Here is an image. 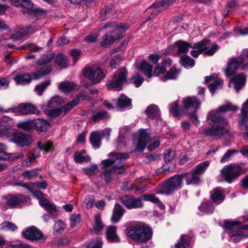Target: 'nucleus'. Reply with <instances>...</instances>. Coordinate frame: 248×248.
<instances>
[{
    "label": "nucleus",
    "instance_id": "f257e3e1",
    "mask_svg": "<svg viewBox=\"0 0 248 248\" xmlns=\"http://www.w3.org/2000/svg\"><path fill=\"white\" fill-rule=\"evenodd\" d=\"M238 109L237 106L228 103L220 106L217 110L210 112L207 116V119L210 121L211 128L204 129L203 134L207 137L216 139L223 137L226 140H229L231 135L226 128L228 122L222 115V113L230 110L235 111Z\"/></svg>",
    "mask_w": 248,
    "mask_h": 248
},
{
    "label": "nucleus",
    "instance_id": "f03ea898",
    "mask_svg": "<svg viewBox=\"0 0 248 248\" xmlns=\"http://www.w3.org/2000/svg\"><path fill=\"white\" fill-rule=\"evenodd\" d=\"M128 24H117L114 22H108L102 24L99 31L110 30L102 36L100 45L103 47L110 46L115 41L120 39L122 34L129 28Z\"/></svg>",
    "mask_w": 248,
    "mask_h": 248
},
{
    "label": "nucleus",
    "instance_id": "7ed1b4c3",
    "mask_svg": "<svg viewBox=\"0 0 248 248\" xmlns=\"http://www.w3.org/2000/svg\"><path fill=\"white\" fill-rule=\"evenodd\" d=\"M141 199L149 201L157 205L161 209L165 208V205L154 195L148 194L141 196V199L136 198L133 195H124L120 198L121 202L129 209L141 208L143 206Z\"/></svg>",
    "mask_w": 248,
    "mask_h": 248
},
{
    "label": "nucleus",
    "instance_id": "20e7f679",
    "mask_svg": "<svg viewBox=\"0 0 248 248\" xmlns=\"http://www.w3.org/2000/svg\"><path fill=\"white\" fill-rule=\"evenodd\" d=\"M125 233L129 237L142 243H146L152 235L151 229L145 225L129 226L126 229Z\"/></svg>",
    "mask_w": 248,
    "mask_h": 248
},
{
    "label": "nucleus",
    "instance_id": "39448f33",
    "mask_svg": "<svg viewBox=\"0 0 248 248\" xmlns=\"http://www.w3.org/2000/svg\"><path fill=\"white\" fill-rule=\"evenodd\" d=\"M239 221L226 220L224 224L225 228L229 229V234L234 243L240 241L242 239L248 237V225L240 227Z\"/></svg>",
    "mask_w": 248,
    "mask_h": 248
},
{
    "label": "nucleus",
    "instance_id": "423d86ee",
    "mask_svg": "<svg viewBox=\"0 0 248 248\" xmlns=\"http://www.w3.org/2000/svg\"><path fill=\"white\" fill-rule=\"evenodd\" d=\"M108 156V159L103 160L101 161L102 169L104 170H108L110 168H113V170H126L125 166L122 164V161L128 158V155L124 153L111 152Z\"/></svg>",
    "mask_w": 248,
    "mask_h": 248
},
{
    "label": "nucleus",
    "instance_id": "0eeeda50",
    "mask_svg": "<svg viewBox=\"0 0 248 248\" xmlns=\"http://www.w3.org/2000/svg\"><path fill=\"white\" fill-rule=\"evenodd\" d=\"M182 178L181 175H175L162 183L157 188V194L169 195L175 190L182 187Z\"/></svg>",
    "mask_w": 248,
    "mask_h": 248
},
{
    "label": "nucleus",
    "instance_id": "6e6552de",
    "mask_svg": "<svg viewBox=\"0 0 248 248\" xmlns=\"http://www.w3.org/2000/svg\"><path fill=\"white\" fill-rule=\"evenodd\" d=\"M184 108L187 113L191 122L195 125L200 124L197 115L194 113L201 105V102L195 97H188L183 100Z\"/></svg>",
    "mask_w": 248,
    "mask_h": 248
},
{
    "label": "nucleus",
    "instance_id": "1a4fd4ad",
    "mask_svg": "<svg viewBox=\"0 0 248 248\" xmlns=\"http://www.w3.org/2000/svg\"><path fill=\"white\" fill-rule=\"evenodd\" d=\"M248 57V49L242 50L239 57L231 58L228 60L227 67L225 70V75L231 76L235 74L236 71L244 63L245 61Z\"/></svg>",
    "mask_w": 248,
    "mask_h": 248
},
{
    "label": "nucleus",
    "instance_id": "9d476101",
    "mask_svg": "<svg viewBox=\"0 0 248 248\" xmlns=\"http://www.w3.org/2000/svg\"><path fill=\"white\" fill-rule=\"evenodd\" d=\"M127 77L126 70L124 68L118 69L114 74L112 79L108 83V88L119 91L122 89V85L126 81Z\"/></svg>",
    "mask_w": 248,
    "mask_h": 248
},
{
    "label": "nucleus",
    "instance_id": "9b49d317",
    "mask_svg": "<svg viewBox=\"0 0 248 248\" xmlns=\"http://www.w3.org/2000/svg\"><path fill=\"white\" fill-rule=\"evenodd\" d=\"M85 78H88L94 84L98 83L106 77L102 69L98 66H89L83 70Z\"/></svg>",
    "mask_w": 248,
    "mask_h": 248
},
{
    "label": "nucleus",
    "instance_id": "f8f14e48",
    "mask_svg": "<svg viewBox=\"0 0 248 248\" xmlns=\"http://www.w3.org/2000/svg\"><path fill=\"white\" fill-rule=\"evenodd\" d=\"M15 186H20L27 188L31 193H32L34 197L37 199H41L43 197V192L38 190L40 188L42 189L46 188L47 184L46 181L37 182L36 183H16Z\"/></svg>",
    "mask_w": 248,
    "mask_h": 248
},
{
    "label": "nucleus",
    "instance_id": "ddd939ff",
    "mask_svg": "<svg viewBox=\"0 0 248 248\" xmlns=\"http://www.w3.org/2000/svg\"><path fill=\"white\" fill-rule=\"evenodd\" d=\"M151 140L149 134L145 130H140L139 132L135 134L134 139V143L136 147L135 151L141 153L145 149L146 144Z\"/></svg>",
    "mask_w": 248,
    "mask_h": 248
},
{
    "label": "nucleus",
    "instance_id": "4468645a",
    "mask_svg": "<svg viewBox=\"0 0 248 248\" xmlns=\"http://www.w3.org/2000/svg\"><path fill=\"white\" fill-rule=\"evenodd\" d=\"M9 111L17 113L19 115L38 114L39 110L34 105L29 103H22L15 108H10Z\"/></svg>",
    "mask_w": 248,
    "mask_h": 248
},
{
    "label": "nucleus",
    "instance_id": "2eb2a0df",
    "mask_svg": "<svg viewBox=\"0 0 248 248\" xmlns=\"http://www.w3.org/2000/svg\"><path fill=\"white\" fill-rule=\"evenodd\" d=\"M11 140L20 147L29 146L32 141V139L30 135L25 134L22 133L14 134Z\"/></svg>",
    "mask_w": 248,
    "mask_h": 248
},
{
    "label": "nucleus",
    "instance_id": "dca6fc26",
    "mask_svg": "<svg viewBox=\"0 0 248 248\" xmlns=\"http://www.w3.org/2000/svg\"><path fill=\"white\" fill-rule=\"evenodd\" d=\"M24 238L32 241H38L43 238L41 232L35 227H29L22 232Z\"/></svg>",
    "mask_w": 248,
    "mask_h": 248
},
{
    "label": "nucleus",
    "instance_id": "f3484780",
    "mask_svg": "<svg viewBox=\"0 0 248 248\" xmlns=\"http://www.w3.org/2000/svg\"><path fill=\"white\" fill-rule=\"evenodd\" d=\"M29 198L23 194L11 195L6 198L7 204L12 207L25 204L28 202Z\"/></svg>",
    "mask_w": 248,
    "mask_h": 248
},
{
    "label": "nucleus",
    "instance_id": "a211bd4d",
    "mask_svg": "<svg viewBox=\"0 0 248 248\" xmlns=\"http://www.w3.org/2000/svg\"><path fill=\"white\" fill-rule=\"evenodd\" d=\"M176 0H166L152 4L147 9L152 15L155 16L163 10L167 8Z\"/></svg>",
    "mask_w": 248,
    "mask_h": 248
},
{
    "label": "nucleus",
    "instance_id": "6ab92c4d",
    "mask_svg": "<svg viewBox=\"0 0 248 248\" xmlns=\"http://www.w3.org/2000/svg\"><path fill=\"white\" fill-rule=\"evenodd\" d=\"M210 198L216 205L222 203L225 200L224 190L221 187H217L210 192Z\"/></svg>",
    "mask_w": 248,
    "mask_h": 248
},
{
    "label": "nucleus",
    "instance_id": "aec40b11",
    "mask_svg": "<svg viewBox=\"0 0 248 248\" xmlns=\"http://www.w3.org/2000/svg\"><path fill=\"white\" fill-rule=\"evenodd\" d=\"M38 30V29L36 26L30 25L21 29L18 32L13 34L11 36V39L14 41H17L26 35L33 34Z\"/></svg>",
    "mask_w": 248,
    "mask_h": 248
},
{
    "label": "nucleus",
    "instance_id": "412c9836",
    "mask_svg": "<svg viewBox=\"0 0 248 248\" xmlns=\"http://www.w3.org/2000/svg\"><path fill=\"white\" fill-rule=\"evenodd\" d=\"M202 171H189L181 175L182 180H185L186 184H197L200 181Z\"/></svg>",
    "mask_w": 248,
    "mask_h": 248
},
{
    "label": "nucleus",
    "instance_id": "4be33fe9",
    "mask_svg": "<svg viewBox=\"0 0 248 248\" xmlns=\"http://www.w3.org/2000/svg\"><path fill=\"white\" fill-rule=\"evenodd\" d=\"M79 98H82V99L85 100H91L90 97L86 95L84 93H80L76 96V97L73 99L71 101L69 102L66 105L63 107L64 109V113H66L68 111L76 107L79 103Z\"/></svg>",
    "mask_w": 248,
    "mask_h": 248
},
{
    "label": "nucleus",
    "instance_id": "5701e85b",
    "mask_svg": "<svg viewBox=\"0 0 248 248\" xmlns=\"http://www.w3.org/2000/svg\"><path fill=\"white\" fill-rule=\"evenodd\" d=\"M125 211L119 203H116L113 209L111 220L113 223L118 222L124 215Z\"/></svg>",
    "mask_w": 248,
    "mask_h": 248
},
{
    "label": "nucleus",
    "instance_id": "b1692460",
    "mask_svg": "<svg viewBox=\"0 0 248 248\" xmlns=\"http://www.w3.org/2000/svg\"><path fill=\"white\" fill-rule=\"evenodd\" d=\"M7 117H3L0 119V133L4 135L12 134V122Z\"/></svg>",
    "mask_w": 248,
    "mask_h": 248
},
{
    "label": "nucleus",
    "instance_id": "393cba45",
    "mask_svg": "<svg viewBox=\"0 0 248 248\" xmlns=\"http://www.w3.org/2000/svg\"><path fill=\"white\" fill-rule=\"evenodd\" d=\"M52 68L48 65H44L41 68L37 69L32 73L33 78L35 80L39 79L43 77L48 75L51 71Z\"/></svg>",
    "mask_w": 248,
    "mask_h": 248
},
{
    "label": "nucleus",
    "instance_id": "a878e982",
    "mask_svg": "<svg viewBox=\"0 0 248 248\" xmlns=\"http://www.w3.org/2000/svg\"><path fill=\"white\" fill-rule=\"evenodd\" d=\"M238 127L240 130L245 131L243 133V136L245 139L244 133L248 132V114L240 112L239 114V119L238 120ZM246 139L248 140V138Z\"/></svg>",
    "mask_w": 248,
    "mask_h": 248
},
{
    "label": "nucleus",
    "instance_id": "bb28decb",
    "mask_svg": "<svg viewBox=\"0 0 248 248\" xmlns=\"http://www.w3.org/2000/svg\"><path fill=\"white\" fill-rule=\"evenodd\" d=\"M33 129L40 132L46 131L50 126L49 122L42 119L33 120Z\"/></svg>",
    "mask_w": 248,
    "mask_h": 248
},
{
    "label": "nucleus",
    "instance_id": "cd10ccee",
    "mask_svg": "<svg viewBox=\"0 0 248 248\" xmlns=\"http://www.w3.org/2000/svg\"><path fill=\"white\" fill-rule=\"evenodd\" d=\"M39 199L40 200V205L44 208L47 212L50 213H53L57 212L55 205L50 202L48 200L43 197Z\"/></svg>",
    "mask_w": 248,
    "mask_h": 248
},
{
    "label": "nucleus",
    "instance_id": "c85d7f7f",
    "mask_svg": "<svg viewBox=\"0 0 248 248\" xmlns=\"http://www.w3.org/2000/svg\"><path fill=\"white\" fill-rule=\"evenodd\" d=\"M74 158L75 162L79 163L84 162H88L90 161L91 159L90 156L86 154V152L85 150L75 153Z\"/></svg>",
    "mask_w": 248,
    "mask_h": 248
},
{
    "label": "nucleus",
    "instance_id": "c756f323",
    "mask_svg": "<svg viewBox=\"0 0 248 248\" xmlns=\"http://www.w3.org/2000/svg\"><path fill=\"white\" fill-rule=\"evenodd\" d=\"M117 228L115 226H109L107 230V237L108 240L111 242H118L120 241L119 238L116 233Z\"/></svg>",
    "mask_w": 248,
    "mask_h": 248
},
{
    "label": "nucleus",
    "instance_id": "7c9ffc66",
    "mask_svg": "<svg viewBox=\"0 0 248 248\" xmlns=\"http://www.w3.org/2000/svg\"><path fill=\"white\" fill-rule=\"evenodd\" d=\"M246 78L244 75L241 74L234 77L231 81L234 84V88L238 93L244 85Z\"/></svg>",
    "mask_w": 248,
    "mask_h": 248
},
{
    "label": "nucleus",
    "instance_id": "2f4dec72",
    "mask_svg": "<svg viewBox=\"0 0 248 248\" xmlns=\"http://www.w3.org/2000/svg\"><path fill=\"white\" fill-rule=\"evenodd\" d=\"M205 40H202L199 42L192 46V48L196 49L197 50H192L190 51V54L195 58H197L199 55L202 53L204 49V43L206 42Z\"/></svg>",
    "mask_w": 248,
    "mask_h": 248
},
{
    "label": "nucleus",
    "instance_id": "473e14b6",
    "mask_svg": "<svg viewBox=\"0 0 248 248\" xmlns=\"http://www.w3.org/2000/svg\"><path fill=\"white\" fill-rule=\"evenodd\" d=\"M17 84L24 85L31 82V75L28 73H23L17 75L14 78Z\"/></svg>",
    "mask_w": 248,
    "mask_h": 248
},
{
    "label": "nucleus",
    "instance_id": "72a5a7b5",
    "mask_svg": "<svg viewBox=\"0 0 248 248\" xmlns=\"http://www.w3.org/2000/svg\"><path fill=\"white\" fill-rule=\"evenodd\" d=\"M101 133L100 132H93L90 135V140L92 145L96 148L100 146L101 140Z\"/></svg>",
    "mask_w": 248,
    "mask_h": 248
},
{
    "label": "nucleus",
    "instance_id": "f704fd0d",
    "mask_svg": "<svg viewBox=\"0 0 248 248\" xmlns=\"http://www.w3.org/2000/svg\"><path fill=\"white\" fill-rule=\"evenodd\" d=\"M174 46L179 53H186L188 52L189 48L192 47L190 44L182 40L176 41L174 44Z\"/></svg>",
    "mask_w": 248,
    "mask_h": 248
},
{
    "label": "nucleus",
    "instance_id": "c9c22d12",
    "mask_svg": "<svg viewBox=\"0 0 248 248\" xmlns=\"http://www.w3.org/2000/svg\"><path fill=\"white\" fill-rule=\"evenodd\" d=\"M145 113L150 119H158L160 112L158 107L155 105L149 106L146 109Z\"/></svg>",
    "mask_w": 248,
    "mask_h": 248
},
{
    "label": "nucleus",
    "instance_id": "e433bc0d",
    "mask_svg": "<svg viewBox=\"0 0 248 248\" xmlns=\"http://www.w3.org/2000/svg\"><path fill=\"white\" fill-rule=\"evenodd\" d=\"M241 171H221L220 177L228 183H231L240 175Z\"/></svg>",
    "mask_w": 248,
    "mask_h": 248
},
{
    "label": "nucleus",
    "instance_id": "4c0bfd02",
    "mask_svg": "<svg viewBox=\"0 0 248 248\" xmlns=\"http://www.w3.org/2000/svg\"><path fill=\"white\" fill-rule=\"evenodd\" d=\"M77 87V85L70 81H65L62 82L59 84V89L62 92L67 93L75 90Z\"/></svg>",
    "mask_w": 248,
    "mask_h": 248
},
{
    "label": "nucleus",
    "instance_id": "58836bf2",
    "mask_svg": "<svg viewBox=\"0 0 248 248\" xmlns=\"http://www.w3.org/2000/svg\"><path fill=\"white\" fill-rule=\"evenodd\" d=\"M198 208L200 211L207 214L212 213L215 209L213 203L209 201L202 202Z\"/></svg>",
    "mask_w": 248,
    "mask_h": 248
},
{
    "label": "nucleus",
    "instance_id": "ea45409f",
    "mask_svg": "<svg viewBox=\"0 0 248 248\" xmlns=\"http://www.w3.org/2000/svg\"><path fill=\"white\" fill-rule=\"evenodd\" d=\"M190 237L185 235H182L179 241L175 244V248H189Z\"/></svg>",
    "mask_w": 248,
    "mask_h": 248
},
{
    "label": "nucleus",
    "instance_id": "a19ab883",
    "mask_svg": "<svg viewBox=\"0 0 248 248\" xmlns=\"http://www.w3.org/2000/svg\"><path fill=\"white\" fill-rule=\"evenodd\" d=\"M205 40L206 42L204 43V49H203L202 53L208 56H212L214 54L217 49V46L216 44H213L211 46H207L209 44L210 41L208 40L203 39Z\"/></svg>",
    "mask_w": 248,
    "mask_h": 248
},
{
    "label": "nucleus",
    "instance_id": "79ce46f5",
    "mask_svg": "<svg viewBox=\"0 0 248 248\" xmlns=\"http://www.w3.org/2000/svg\"><path fill=\"white\" fill-rule=\"evenodd\" d=\"M140 69L142 72H144V75L148 78L152 77V67L145 61H142L141 62V65L140 67Z\"/></svg>",
    "mask_w": 248,
    "mask_h": 248
},
{
    "label": "nucleus",
    "instance_id": "37998d69",
    "mask_svg": "<svg viewBox=\"0 0 248 248\" xmlns=\"http://www.w3.org/2000/svg\"><path fill=\"white\" fill-rule=\"evenodd\" d=\"M180 61L181 64L186 68H191L195 65V61L186 55H182Z\"/></svg>",
    "mask_w": 248,
    "mask_h": 248
},
{
    "label": "nucleus",
    "instance_id": "c03bdc74",
    "mask_svg": "<svg viewBox=\"0 0 248 248\" xmlns=\"http://www.w3.org/2000/svg\"><path fill=\"white\" fill-rule=\"evenodd\" d=\"M131 105V100L124 94H122L118 98L117 106L119 108H124Z\"/></svg>",
    "mask_w": 248,
    "mask_h": 248
},
{
    "label": "nucleus",
    "instance_id": "a18cd8bd",
    "mask_svg": "<svg viewBox=\"0 0 248 248\" xmlns=\"http://www.w3.org/2000/svg\"><path fill=\"white\" fill-rule=\"evenodd\" d=\"M109 118L108 112L104 110H99L94 114L91 117V120L94 122H97Z\"/></svg>",
    "mask_w": 248,
    "mask_h": 248
},
{
    "label": "nucleus",
    "instance_id": "49530a36",
    "mask_svg": "<svg viewBox=\"0 0 248 248\" xmlns=\"http://www.w3.org/2000/svg\"><path fill=\"white\" fill-rule=\"evenodd\" d=\"M55 62L61 67H67L68 66L67 57L62 53L57 55Z\"/></svg>",
    "mask_w": 248,
    "mask_h": 248
},
{
    "label": "nucleus",
    "instance_id": "de8ad7c7",
    "mask_svg": "<svg viewBox=\"0 0 248 248\" xmlns=\"http://www.w3.org/2000/svg\"><path fill=\"white\" fill-rule=\"evenodd\" d=\"M14 4L16 6H21L27 9L29 12V10L31 9L33 3L30 0H15Z\"/></svg>",
    "mask_w": 248,
    "mask_h": 248
},
{
    "label": "nucleus",
    "instance_id": "09e8293b",
    "mask_svg": "<svg viewBox=\"0 0 248 248\" xmlns=\"http://www.w3.org/2000/svg\"><path fill=\"white\" fill-rule=\"evenodd\" d=\"M104 227L102 222L101 216L97 214L94 215V224L93 226V229L95 232H100Z\"/></svg>",
    "mask_w": 248,
    "mask_h": 248
},
{
    "label": "nucleus",
    "instance_id": "8fccbe9b",
    "mask_svg": "<svg viewBox=\"0 0 248 248\" xmlns=\"http://www.w3.org/2000/svg\"><path fill=\"white\" fill-rule=\"evenodd\" d=\"M113 14V10L109 7H105L100 10V18L102 20L110 17Z\"/></svg>",
    "mask_w": 248,
    "mask_h": 248
},
{
    "label": "nucleus",
    "instance_id": "3c124183",
    "mask_svg": "<svg viewBox=\"0 0 248 248\" xmlns=\"http://www.w3.org/2000/svg\"><path fill=\"white\" fill-rule=\"evenodd\" d=\"M33 120H30L25 122L18 123L17 126L26 131L33 129Z\"/></svg>",
    "mask_w": 248,
    "mask_h": 248
},
{
    "label": "nucleus",
    "instance_id": "603ef678",
    "mask_svg": "<svg viewBox=\"0 0 248 248\" xmlns=\"http://www.w3.org/2000/svg\"><path fill=\"white\" fill-rule=\"evenodd\" d=\"M179 73V70L174 67H172L167 73V75L162 78V80L165 81L169 79H175L177 78Z\"/></svg>",
    "mask_w": 248,
    "mask_h": 248
},
{
    "label": "nucleus",
    "instance_id": "864d4df0",
    "mask_svg": "<svg viewBox=\"0 0 248 248\" xmlns=\"http://www.w3.org/2000/svg\"><path fill=\"white\" fill-rule=\"evenodd\" d=\"M50 80H47L42 82L40 84L37 85L34 89L35 92L38 95H41L46 87L50 84Z\"/></svg>",
    "mask_w": 248,
    "mask_h": 248
},
{
    "label": "nucleus",
    "instance_id": "5fc2aeb1",
    "mask_svg": "<svg viewBox=\"0 0 248 248\" xmlns=\"http://www.w3.org/2000/svg\"><path fill=\"white\" fill-rule=\"evenodd\" d=\"M38 148L45 151L48 152L53 150L52 143L49 141H40L38 143Z\"/></svg>",
    "mask_w": 248,
    "mask_h": 248
},
{
    "label": "nucleus",
    "instance_id": "6e6d98bb",
    "mask_svg": "<svg viewBox=\"0 0 248 248\" xmlns=\"http://www.w3.org/2000/svg\"><path fill=\"white\" fill-rule=\"evenodd\" d=\"M62 102V99L59 96H53L49 101L47 107L49 108H57Z\"/></svg>",
    "mask_w": 248,
    "mask_h": 248
},
{
    "label": "nucleus",
    "instance_id": "4d7b16f0",
    "mask_svg": "<svg viewBox=\"0 0 248 248\" xmlns=\"http://www.w3.org/2000/svg\"><path fill=\"white\" fill-rule=\"evenodd\" d=\"M223 80L220 79H216L214 82L209 85L208 87L210 91L213 94L216 90H218L222 88L223 84Z\"/></svg>",
    "mask_w": 248,
    "mask_h": 248
},
{
    "label": "nucleus",
    "instance_id": "13d9d810",
    "mask_svg": "<svg viewBox=\"0 0 248 248\" xmlns=\"http://www.w3.org/2000/svg\"><path fill=\"white\" fill-rule=\"evenodd\" d=\"M164 158L166 162L172 161L175 156V151L173 149H168L165 150Z\"/></svg>",
    "mask_w": 248,
    "mask_h": 248
},
{
    "label": "nucleus",
    "instance_id": "bf43d9fd",
    "mask_svg": "<svg viewBox=\"0 0 248 248\" xmlns=\"http://www.w3.org/2000/svg\"><path fill=\"white\" fill-rule=\"evenodd\" d=\"M17 229L16 225L10 222H4L1 224L0 229L2 230L15 231Z\"/></svg>",
    "mask_w": 248,
    "mask_h": 248
},
{
    "label": "nucleus",
    "instance_id": "052dcab7",
    "mask_svg": "<svg viewBox=\"0 0 248 248\" xmlns=\"http://www.w3.org/2000/svg\"><path fill=\"white\" fill-rule=\"evenodd\" d=\"M178 102L175 101L170 105V111L175 117L180 116V111L178 108Z\"/></svg>",
    "mask_w": 248,
    "mask_h": 248
},
{
    "label": "nucleus",
    "instance_id": "680f3d73",
    "mask_svg": "<svg viewBox=\"0 0 248 248\" xmlns=\"http://www.w3.org/2000/svg\"><path fill=\"white\" fill-rule=\"evenodd\" d=\"M29 13L37 17H41L46 15V12L44 10L39 8L31 9L29 10Z\"/></svg>",
    "mask_w": 248,
    "mask_h": 248
},
{
    "label": "nucleus",
    "instance_id": "e2e57ef3",
    "mask_svg": "<svg viewBox=\"0 0 248 248\" xmlns=\"http://www.w3.org/2000/svg\"><path fill=\"white\" fill-rule=\"evenodd\" d=\"M243 169V167L239 164H231L224 166L221 170H242Z\"/></svg>",
    "mask_w": 248,
    "mask_h": 248
},
{
    "label": "nucleus",
    "instance_id": "0e129e2a",
    "mask_svg": "<svg viewBox=\"0 0 248 248\" xmlns=\"http://www.w3.org/2000/svg\"><path fill=\"white\" fill-rule=\"evenodd\" d=\"M238 153V151L235 149L228 150L221 158L220 162L223 163L228 161L232 155Z\"/></svg>",
    "mask_w": 248,
    "mask_h": 248
},
{
    "label": "nucleus",
    "instance_id": "69168bd1",
    "mask_svg": "<svg viewBox=\"0 0 248 248\" xmlns=\"http://www.w3.org/2000/svg\"><path fill=\"white\" fill-rule=\"evenodd\" d=\"M6 146L3 143H0V159L6 160L11 158V155L5 152Z\"/></svg>",
    "mask_w": 248,
    "mask_h": 248
},
{
    "label": "nucleus",
    "instance_id": "338daca9",
    "mask_svg": "<svg viewBox=\"0 0 248 248\" xmlns=\"http://www.w3.org/2000/svg\"><path fill=\"white\" fill-rule=\"evenodd\" d=\"M80 215L79 214H73L70 217V223L72 227H74L80 222Z\"/></svg>",
    "mask_w": 248,
    "mask_h": 248
},
{
    "label": "nucleus",
    "instance_id": "774afa93",
    "mask_svg": "<svg viewBox=\"0 0 248 248\" xmlns=\"http://www.w3.org/2000/svg\"><path fill=\"white\" fill-rule=\"evenodd\" d=\"M99 35V32L96 31L91 33L85 37V40L90 43L95 42Z\"/></svg>",
    "mask_w": 248,
    "mask_h": 248
}]
</instances>
